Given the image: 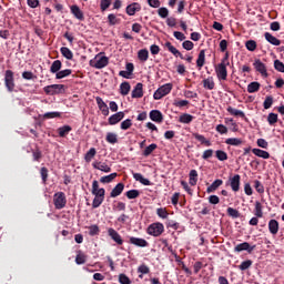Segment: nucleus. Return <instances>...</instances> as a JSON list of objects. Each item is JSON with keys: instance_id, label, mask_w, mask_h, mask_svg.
<instances>
[{"instance_id": "nucleus-1", "label": "nucleus", "mask_w": 284, "mask_h": 284, "mask_svg": "<svg viewBox=\"0 0 284 284\" xmlns=\"http://www.w3.org/2000/svg\"><path fill=\"white\" fill-rule=\"evenodd\" d=\"M92 195L94 196L92 202L93 210H97V207H101L103 202L105 201V189L99 187V181L94 180L92 182Z\"/></svg>"}, {"instance_id": "nucleus-2", "label": "nucleus", "mask_w": 284, "mask_h": 284, "mask_svg": "<svg viewBox=\"0 0 284 284\" xmlns=\"http://www.w3.org/2000/svg\"><path fill=\"white\" fill-rule=\"evenodd\" d=\"M108 63H110V59L105 55H95L89 62L91 68H95L97 70H102V68H105Z\"/></svg>"}, {"instance_id": "nucleus-3", "label": "nucleus", "mask_w": 284, "mask_h": 284, "mask_svg": "<svg viewBox=\"0 0 284 284\" xmlns=\"http://www.w3.org/2000/svg\"><path fill=\"white\" fill-rule=\"evenodd\" d=\"M172 88H173L172 83H166L160 87L153 94L154 101H161L163 97H168V94L172 92Z\"/></svg>"}, {"instance_id": "nucleus-4", "label": "nucleus", "mask_w": 284, "mask_h": 284, "mask_svg": "<svg viewBox=\"0 0 284 284\" xmlns=\"http://www.w3.org/2000/svg\"><path fill=\"white\" fill-rule=\"evenodd\" d=\"M43 92L49 97H54V94H63V92H65V85L64 84L47 85L43 88Z\"/></svg>"}, {"instance_id": "nucleus-5", "label": "nucleus", "mask_w": 284, "mask_h": 284, "mask_svg": "<svg viewBox=\"0 0 284 284\" xmlns=\"http://www.w3.org/2000/svg\"><path fill=\"white\" fill-rule=\"evenodd\" d=\"M163 232H165V226H163V223L161 222L152 223L146 230V233L150 236H161Z\"/></svg>"}, {"instance_id": "nucleus-6", "label": "nucleus", "mask_w": 284, "mask_h": 284, "mask_svg": "<svg viewBox=\"0 0 284 284\" xmlns=\"http://www.w3.org/2000/svg\"><path fill=\"white\" fill-rule=\"evenodd\" d=\"M68 203V200L65 199V193L58 192L53 195V205L55 210H63Z\"/></svg>"}, {"instance_id": "nucleus-7", "label": "nucleus", "mask_w": 284, "mask_h": 284, "mask_svg": "<svg viewBox=\"0 0 284 284\" xmlns=\"http://www.w3.org/2000/svg\"><path fill=\"white\" fill-rule=\"evenodd\" d=\"M4 85L8 92H14V72L12 70H7L4 73Z\"/></svg>"}, {"instance_id": "nucleus-8", "label": "nucleus", "mask_w": 284, "mask_h": 284, "mask_svg": "<svg viewBox=\"0 0 284 284\" xmlns=\"http://www.w3.org/2000/svg\"><path fill=\"white\" fill-rule=\"evenodd\" d=\"M227 65L220 62L215 67V74L220 81H227Z\"/></svg>"}, {"instance_id": "nucleus-9", "label": "nucleus", "mask_w": 284, "mask_h": 284, "mask_svg": "<svg viewBox=\"0 0 284 284\" xmlns=\"http://www.w3.org/2000/svg\"><path fill=\"white\" fill-rule=\"evenodd\" d=\"M254 250H256V245L251 246L250 243H247V242L237 244L234 247V252H247L248 254H252V252H254Z\"/></svg>"}, {"instance_id": "nucleus-10", "label": "nucleus", "mask_w": 284, "mask_h": 284, "mask_svg": "<svg viewBox=\"0 0 284 284\" xmlns=\"http://www.w3.org/2000/svg\"><path fill=\"white\" fill-rule=\"evenodd\" d=\"M129 243L131 245H135V247H148L150 245V243L145 241V239L135 236L129 237Z\"/></svg>"}, {"instance_id": "nucleus-11", "label": "nucleus", "mask_w": 284, "mask_h": 284, "mask_svg": "<svg viewBox=\"0 0 284 284\" xmlns=\"http://www.w3.org/2000/svg\"><path fill=\"white\" fill-rule=\"evenodd\" d=\"M92 168L94 170H100V172H104L105 174L112 172V168L105 162L95 161L92 163Z\"/></svg>"}, {"instance_id": "nucleus-12", "label": "nucleus", "mask_w": 284, "mask_h": 284, "mask_svg": "<svg viewBox=\"0 0 284 284\" xmlns=\"http://www.w3.org/2000/svg\"><path fill=\"white\" fill-rule=\"evenodd\" d=\"M99 110L102 112L103 116H108L110 114V108H108V104L103 101L101 97L95 98Z\"/></svg>"}, {"instance_id": "nucleus-13", "label": "nucleus", "mask_w": 284, "mask_h": 284, "mask_svg": "<svg viewBox=\"0 0 284 284\" xmlns=\"http://www.w3.org/2000/svg\"><path fill=\"white\" fill-rule=\"evenodd\" d=\"M108 235L118 245H122L123 244V239L121 237V234H119V232H116V230H114L112 227L108 229Z\"/></svg>"}, {"instance_id": "nucleus-14", "label": "nucleus", "mask_w": 284, "mask_h": 284, "mask_svg": "<svg viewBox=\"0 0 284 284\" xmlns=\"http://www.w3.org/2000/svg\"><path fill=\"white\" fill-rule=\"evenodd\" d=\"M123 119H125V113L123 111L114 113L109 118V125H116V123H120Z\"/></svg>"}, {"instance_id": "nucleus-15", "label": "nucleus", "mask_w": 284, "mask_h": 284, "mask_svg": "<svg viewBox=\"0 0 284 284\" xmlns=\"http://www.w3.org/2000/svg\"><path fill=\"white\" fill-rule=\"evenodd\" d=\"M123 190H125V184L123 182L118 183L111 191L110 197L116 199V196H121L123 194Z\"/></svg>"}, {"instance_id": "nucleus-16", "label": "nucleus", "mask_w": 284, "mask_h": 284, "mask_svg": "<svg viewBox=\"0 0 284 284\" xmlns=\"http://www.w3.org/2000/svg\"><path fill=\"white\" fill-rule=\"evenodd\" d=\"M136 12H141V3L133 2L126 7V14H129V17H134Z\"/></svg>"}, {"instance_id": "nucleus-17", "label": "nucleus", "mask_w": 284, "mask_h": 284, "mask_svg": "<svg viewBox=\"0 0 284 284\" xmlns=\"http://www.w3.org/2000/svg\"><path fill=\"white\" fill-rule=\"evenodd\" d=\"M230 185L233 192H239V190H241V175L235 174L233 178H231Z\"/></svg>"}, {"instance_id": "nucleus-18", "label": "nucleus", "mask_w": 284, "mask_h": 284, "mask_svg": "<svg viewBox=\"0 0 284 284\" xmlns=\"http://www.w3.org/2000/svg\"><path fill=\"white\" fill-rule=\"evenodd\" d=\"M256 72H260V74H262V77L267 78V67H265V63H262L261 60H255V62L253 63Z\"/></svg>"}, {"instance_id": "nucleus-19", "label": "nucleus", "mask_w": 284, "mask_h": 284, "mask_svg": "<svg viewBox=\"0 0 284 284\" xmlns=\"http://www.w3.org/2000/svg\"><path fill=\"white\" fill-rule=\"evenodd\" d=\"M70 10L71 14H73V17L79 21H83L85 19V16H83V11L81 10V8H79V6L73 4L70 7Z\"/></svg>"}, {"instance_id": "nucleus-20", "label": "nucleus", "mask_w": 284, "mask_h": 284, "mask_svg": "<svg viewBox=\"0 0 284 284\" xmlns=\"http://www.w3.org/2000/svg\"><path fill=\"white\" fill-rule=\"evenodd\" d=\"M132 99H142L143 97V83L139 82L134 87L132 93H131Z\"/></svg>"}, {"instance_id": "nucleus-21", "label": "nucleus", "mask_w": 284, "mask_h": 284, "mask_svg": "<svg viewBox=\"0 0 284 284\" xmlns=\"http://www.w3.org/2000/svg\"><path fill=\"white\" fill-rule=\"evenodd\" d=\"M149 116L154 123H161L163 121V113L159 110L150 111Z\"/></svg>"}, {"instance_id": "nucleus-22", "label": "nucleus", "mask_w": 284, "mask_h": 284, "mask_svg": "<svg viewBox=\"0 0 284 284\" xmlns=\"http://www.w3.org/2000/svg\"><path fill=\"white\" fill-rule=\"evenodd\" d=\"M164 48H168L169 52H171L173 57H180L182 60L185 59V57H183V53H181V51L172 45V42H165Z\"/></svg>"}, {"instance_id": "nucleus-23", "label": "nucleus", "mask_w": 284, "mask_h": 284, "mask_svg": "<svg viewBox=\"0 0 284 284\" xmlns=\"http://www.w3.org/2000/svg\"><path fill=\"white\" fill-rule=\"evenodd\" d=\"M72 132V126L70 125H63L58 128V134L61 139H65Z\"/></svg>"}, {"instance_id": "nucleus-24", "label": "nucleus", "mask_w": 284, "mask_h": 284, "mask_svg": "<svg viewBox=\"0 0 284 284\" xmlns=\"http://www.w3.org/2000/svg\"><path fill=\"white\" fill-rule=\"evenodd\" d=\"M61 68H63V63L61 60H54L50 67L51 74H57L58 72H61Z\"/></svg>"}, {"instance_id": "nucleus-25", "label": "nucleus", "mask_w": 284, "mask_h": 284, "mask_svg": "<svg viewBox=\"0 0 284 284\" xmlns=\"http://www.w3.org/2000/svg\"><path fill=\"white\" fill-rule=\"evenodd\" d=\"M264 39L271 43V45H281V40H278L276 37L272 36L270 32L264 33Z\"/></svg>"}, {"instance_id": "nucleus-26", "label": "nucleus", "mask_w": 284, "mask_h": 284, "mask_svg": "<svg viewBox=\"0 0 284 284\" xmlns=\"http://www.w3.org/2000/svg\"><path fill=\"white\" fill-rule=\"evenodd\" d=\"M227 112L232 114V116H240L241 119H244V121H247V118L245 116V113L239 109H234L232 106H227Z\"/></svg>"}, {"instance_id": "nucleus-27", "label": "nucleus", "mask_w": 284, "mask_h": 284, "mask_svg": "<svg viewBox=\"0 0 284 284\" xmlns=\"http://www.w3.org/2000/svg\"><path fill=\"white\" fill-rule=\"evenodd\" d=\"M60 52L64 59H68V61H72V59H74V53L68 47L60 48Z\"/></svg>"}, {"instance_id": "nucleus-28", "label": "nucleus", "mask_w": 284, "mask_h": 284, "mask_svg": "<svg viewBox=\"0 0 284 284\" xmlns=\"http://www.w3.org/2000/svg\"><path fill=\"white\" fill-rule=\"evenodd\" d=\"M221 185H223V180H215L207 189L206 192L207 194H212V192H216L219 190V187H221Z\"/></svg>"}, {"instance_id": "nucleus-29", "label": "nucleus", "mask_w": 284, "mask_h": 284, "mask_svg": "<svg viewBox=\"0 0 284 284\" xmlns=\"http://www.w3.org/2000/svg\"><path fill=\"white\" fill-rule=\"evenodd\" d=\"M203 65H205V50L200 51V53L197 55V60H196V68L199 70H202Z\"/></svg>"}, {"instance_id": "nucleus-30", "label": "nucleus", "mask_w": 284, "mask_h": 284, "mask_svg": "<svg viewBox=\"0 0 284 284\" xmlns=\"http://www.w3.org/2000/svg\"><path fill=\"white\" fill-rule=\"evenodd\" d=\"M202 83H203V88L205 89V90H214V88H215V83H214V78L213 77H209V78H206V79H204L203 81H202Z\"/></svg>"}, {"instance_id": "nucleus-31", "label": "nucleus", "mask_w": 284, "mask_h": 284, "mask_svg": "<svg viewBox=\"0 0 284 284\" xmlns=\"http://www.w3.org/2000/svg\"><path fill=\"white\" fill-rule=\"evenodd\" d=\"M190 185H196L199 183V172L196 170H191L189 173Z\"/></svg>"}, {"instance_id": "nucleus-32", "label": "nucleus", "mask_w": 284, "mask_h": 284, "mask_svg": "<svg viewBox=\"0 0 284 284\" xmlns=\"http://www.w3.org/2000/svg\"><path fill=\"white\" fill-rule=\"evenodd\" d=\"M194 121V115L190 114V113H183L180 115L179 118V122L180 123H185V124H190Z\"/></svg>"}, {"instance_id": "nucleus-33", "label": "nucleus", "mask_w": 284, "mask_h": 284, "mask_svg": "<svg viewBox=\"0 0 284 284\" xmlns=\"http://www.w3.org/2000/svg\"><path fill=\"white\" fill-rule=\"evenodd\" d=\"M131 89L132 87L130 85V82H122L120 84V94H122V97H128V94H130Z\"/></svg>"}, {"instance_id": "nucleus-34", "label": "nucleus", "mask_w": 284, "mask_h": 284, "mask_svg": "<svg viewBox=\"0 0 284 284\" xmlns=\"http://www.w3.org/2000/svg\"><path fill=\"white\" fill-rule=\"evenodd\" d=\"M268 231L271 234L276 235L278 234V221L276 220H270L268 222Z\"/></svg>"}, {"instance_id": "nucleus-35", "label": "nucleus", "mask_w": 284, "mask_h": 284, "mask_svg": "<svg viewBox=\"0 0 284 284\" xmlns=\"http://www.w3.org/2000/svg\"><path fill=\"white\" fill-rule=\"evenodd\" d=\"M194 139H196V141H200V143H202V145H205L206 148H210L212 145V142H210V140L205 139V135H201L199 133H193Z\"/></svg>"}, {"instance_id": "nucleus-36", "label": "nucleus", "mask_w": 284, "mask_h": 284, "mask_svg": "<svg viewBox=\"0 0 284 284\" xmlns=\"http://www.w3.org/2000/svg\"><path fill=\"white\" fill-rule=\"evenodd\" d=\"M133 179L139 181V183H141L142 185H152V182H150V180L143 178V174H141V173H133Z\"/></svg>"}, {"instance_id": "nucleus-37", "label": "nucleus", "mask_w": 284, "mask_h": 284, "mask_svg": "<svg viewBox=\"0 0 284 284\" xmlns=\"http://www.w3.org/2000/svg\"><path fill=\"white\" fill-rule=\"evenodd\" d=\"M105 141H106V143L114 145V143H119V135H116V133L109 132V133H106Z\"/></svg>"}, {"instance_id": "nucleus-38", "label": "nucleus", "mask_w": 284, "mask_h": 284, "mask_svg": "<svg viewBox=\"0 0 284 284\" xmlns=\"http://www.w3.org/2000/svg\"><path fill=\"white\" fill-rule=\"evenodd\" d=\"M85 261H88V256L85 255V253L79 251L75 256L77 265H85Z\"/></svg>"}, {"instance_id": "nucleus-39", "label": "nucleus", "mask_w": 284, "mask_h": 284, "mask_svg": "<svg viewBox=\"0 0 284 284\" xmlns=\"http://www.w3.org/2000/svg\"><path fill=\"white\" fill-rule=\"evenodd\" d=\"M138 59L140 61H142L143 63H145V61H148V59H150V51H148V49H142L138 52Z\"/></svg>"}, {"instance_id": "nucleus-40", "label": "nucleus", "mask_w": 284, "mask_h": 284, "mask_svg": "<svg viewBox=\"0 0 284 284\" xmlns=\"http://www.w3.org/2000/svg\"><path fill=\"white\" fill-rule=\"evenodd\" d=\"M226 145H233L235 148H239V145H243V140L239 138H229L225 140Z\"/></svg>"}, {"instance_id": "nucleus-41", "label": "nucleus", "mask_w": 284, "mask_h": 284, "mask_svg": "<svg viewBox=\"0 0 284 284\" xmlns=\"http://www.w3.org/2000/svg\"><path fill=\"white\" fill-rule=\"evenodd\" d=\"M97 156V149L91 148L84 155L85 163H91L92 159Z\"/></svg>"}, {"instance_id": "nucleus-42", "label": "nucleus", "mask_w": 284, "mask_h": 284, "mask_svg": "<svg viewBox=\"0 0 284 284\" xmlns=\"http://www.w3.org/2000/svg\"><path fill=\"white\" fill-rule=\"evenodd\" d=\"M252 152L253 154H255V156H258L260 159H270V152L267 151H263L261 149H253Z\"/></svg>"}, {"instance_id": "nucleus-43", "label": "nucleus", "mask_w": 284, "mask_h": 284, "mask_svg": "<svg viewBox=\"0 0 284 284\" xmlns=\"http://www.w3.org/2000/svg\"><path fill=\"white\" fill-rule=\"evenodd\" d=\"M258 90H261V83H258V82H251L247 85V92L250 94H254V92H258Z\"/></svg>"}, {"instance_id": "nucleus-44", "label": "nucleus", "mask_w": 284, "mask_h": 284, "mask_svg": "<svg viewBox=\"0 0 284 284\" xmlns=\"http://www.w3.org/2000/svg\"><path fill=\"white\" fill-rule=\"evenodd\" d=\"M254 215L257 219H263V204H261V202L256 201L255 202V213Z\"/></svg>"}, {"instance_id": "nucleus-45", "label": "nucleus", "mask_w": 284, "mask_h": 284, "mask_svg": "<svg viewBox=\"0 0 284 284\" xmlns=\"http://www.w3.org/2000/svg\"><path fill=\"white\" fill-rule=\"evenodd\" d=\"M118 174L116 173H111L109 175H104L100 179V183H112L114 179H116Z\"/></svg>"}, {"instance_id": "nucleus-46", "label": "nucleus", "mask_w": 284, "mask_h": 284, "mask_svg": "<svg viewBox=\"0 0 284 284\" xmlns=\"http://www.w3.org/2000/svg\"><path fill=\"white\" fill-rule=\"evenodd\" d=\"M274 104V97L267 95L263 102L264 110H270L272 105Z\"/></svg>"}, {"instance_id": "nucleus-47", "label": "nucleus", "mask_w": 284, "mask_h": 284, "mask_svg": "<svg viewBox=\"0 0 284 284\" xmlns=\"http://www.w3.org/2000/svg\"><path fill=\"white\" fill-rule=\"evenodd\" d=\"M70 74H72V69H64L55 74V79H65V77H70Z\"/></svg>"}, {"instance_id": "nucleus-48", "label": "nucleus", "mask_w": 284, "mask_h": 284, "mask_svg": "<svg viewBox=\"0 0 284 284\" xmlns=\"http://www.w3.org/2000/svg\"><path fill=\"white\" fill-rule=\"evenodd\" d=\"M89 229V236H99L101 230L99 229V225L93 224L88 227Z\"/></svg>"}, {"instance_id": "nucleus-49", "label": "nucleus", "mask_w": 284, "mask_h": 284, "mask_svg": "<svg viewBox=\"0 0 284 284\" xmlns=\"http://www.w3.org/2000/svg\"><path fill=\"white\" fill-rule=\"evenodd\" d=\"M253 263L254 262H252V260L243 261L241 265H239V270H241V272H245V270H250V267H252Z\"/></svg>"}, {"instance_id": "nucleus-50", "label": "nucleus", "mask_w": 284, "mask_h": 284, "mask_svg": "<svg viewBox=\"0 0 284 284\" xmlns=\"http://www.w3.org/2000/svg\"><path fill=\"white\" fill-rule=\"evenodd\" d=\"M109 26H116L121 23V19L116 18L114 13L108 16Z\"/></svg>"}, {"instance_id": "nucleus-51", "label": "nucleus", "mask_w": 284, "mask_h": 284, "mask_svg": "<svg viewBox=\"0 0 284 284\" xmlns=\"http://www.w3.org/2000/svg\"><path fill=\"white\" fill-rule=\"evenodd\" d=\"M150 272V266L142 264L138 267L139 278H143V274H148Z\"/></svg>"}, {"instance_id": "nucleus-52", "label": "nucleus", "mask_w": 284, "mask_h": 284, "mask_svg": "<svg viewBox=\"0 0 284 284\" xmlns=\"http://www.w3.org/2000/svg\"><path fill=\"white\" fill-rule=\"evenodd\" d=\"M141 195V192H139V190H130L125 193V196L130 200L132 199H139V196Z\"/></svg>"}, {"instance_id": "nucleus-53", "label": "nucleus", "mask_w": 284, "mask_h": 284, "mask_svg": "<svg viewBox=\"0 0 284 284\" xmlns=\"http://www.w3.org/2000/svg\"><path fill=\"white\" fill-rule=\"evenodd\" d=\"M215 156L217 161H227V153L223 150L215 151Z\"/></svg>"}, {"instance_id": "nucleus-54", "label": "nucleus", "mask_w": 284, "mask_h": 284, "mask_svg": "<svg viewBox=\"0 0 284 284\" xmlns=\"http://www.w3.org/2000/svg\"><path fill=\"white\" fill-rule=\"evenodd\" d=\"M40 176H41L42 182H43L44 184L48 183V176H49L48 168L42 166V168L40 169Z\"/></svg>"}, {"instance_id": "nucleus-55", "label": "nucleus", "mask_w": 284, "mask_h": 284, "mask_svg": "<svg viewBox=\"0 0 284 284\" xmlns=\"http://www.w3.org/2000/svg\"><path fill=\"white\" fill-rule=\"evenodd\" d=\"M254 187H255V190L258 194H264L265 193V186H263V183H261V181L255 180L254 181Z\"/></svg>"}, {"instance_id": "nucleus-56", "label": "nucleus", "mask_w": 284, "mask_h": 284, "mask_svg": "<svg viewBox=\"0 0 284 284\" xmlns=\"http://www.w3.org/2000/svg\"><path fill=\"white\" fill-rule=\"evenodd\" d=\"M158 145L152 143L149 146H146L143 151V156H150V154H152V152H154V150H156Z\"/></svg>"}, {"instance_id": "nucleus-57", "label": "nucleus", "mask_w": 284, "mask_h": 284, "mask_svg": "<svg viewBox=\"0 0 284 284\" xmlns=\"http://www.w3.org/2000/svg\"><path fill=\"white\" fill-rule=\"evenodd\" d=\"M227 214L232 217V219H240L241 217V213L239 212V210L233 209V207H229L226 210Z\"/></svg>"}, {"instance_id": "nucleus-58", "label": "nucleus", "mask_w": 284, "mask_h": 284, "mask_svg": "<svg viewBox=\"0 0 284 284\" xmlns=\"http://www.w3.org/2000/svg\"><path fill=\"white\" fill-rule=\"evenodd\" d=\"M267 123L271 125H274L276 123H278V114L276 113H270L267 116Z\"/></svg>"}, {"instance_id": "nucleus-59", "label": "nucleus", "mask_w": 284, "mask_h": 284, "mask_svg": "<svg viewBox=\"0 0 284 284\" xmlns=\"http://www.w3.org/2000/svg\"><path fill=\"white\" fill-rule=\"evenodd\" d=\"M158 14H159V17H161V19H168V17L170 16V10H168V8H165V7H161L158 10Z\"/></svg>"}, {"instance_id": "nucleus-60", "label": "nucleus", "mask_w": 284, "mask_h": 284, "mask_svg": "<svg viewBox=\"0 0 284 284\" xmlns=\"http://www.w3.org/2000/svg\"><path fill=\"white\" fill-rule=\"evenodd\" d=\"M245 48H246V50H248V52H254V50H256V41L247 40L245 42Z\"/></svg>"}, {"instance_id": "nucleus-61", "label": "nucleus", "mask_w": 284, "mask_h": 284, "mask_svg": "<svg viewBox=\"0 0 284 284\" xmlns=\"http://www.w3.org/2000/svg\"><path fill=\"white\" fill-rule=\"evenodd\" d=\"M121 130H130V128H132V120L126 119L124 121L121 122L120 124Z\"/></svg>"}, {"instance_id": "nucleus-62", "label": "nucleus", "mask_w": 284, "mask_h": 284, "mask_svg": "<svg viewBox=\"0 0 284 284\" xmlns=\"http://www.w3.org/2000/svg\"><path fill=\"white\" fill-rule=\"evenodd\" d=\"M156 214L158 216H160V219H166L170 215V213H168V210L163 207L156 209Z\"/></svg>"}, {"instance_id": "nucleus-63", "label": "nucleus", "mask_w": 284, "mask_h": 284, "mask_svg": "<svg viewBox=\"0 0 284 284\" xmlns=\"http://www.w3.org/2000/svg\"><path fill=\"white\" fill-rule=\"evenodd\" d=\"M274 69L277 72H284V63L281 60H275L274 61Z\"/></svg>"}, {"instance_id": "nucleus-64", "label": "nucleus", "mask_w": 284, "mask_h": 284, "mask_svg": "<svg viewBox=\"0 0 284 284\" xmlns=\"http://www.w3.org/2000/svg\"><path fill=\"white\" fill-rule=\"evenodd\" d=\"M119 283L121 284H132V281H130V277L125 274H120L119 275Z\"/></svg>"}]
</instances>
